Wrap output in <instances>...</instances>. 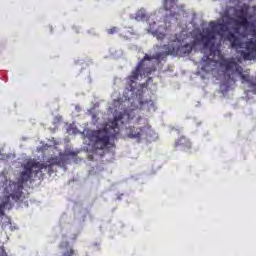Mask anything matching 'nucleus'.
Listing matches in <instances>:
<instances>
[{
	"instance_id": "1",
	"label": "nucleus",
	"mask_w": 256,
	"mask_h": 256,
	"mask_svg": "<svg viewBox=\"0 0 256 256\" xmlns=\"http://www.w3.org/2000/svg\"><path fill=\"white\" fill-rule=\"evenodd\" d=\"M53 165H59L57 158H50L45 163L29 161L24 165V170L20 174L18 182H13L9 178V170L4 169L0 173L1 187L6 195H10L15 203L23 202V184L27 183L33 176L37 177L38 173L47 171L49 175H53Z\"/></svg>"
},
{
	"instance_id": "2",
	"label": "nucleus",
	"mask_w": 256,
	"mask_h": 256,
	"mask_svg": "<svg viewBox=\"0 0 256 256\" xmlns=\"http://www.w3.org/2000/svg\"><path fill=\"white\" fill-rule=\"evenodd\" d=\"M135 119V110L124 111L117 114L110 124H107L103 129L95 130L90 135V141L94 143L95 149H106L111 145V139H117L121 129L119 123H130Z\"/></svg>"
},
{
	"instance_id": "3",
	"label": "nucleus",
	"mask_w": 256,
	"mask_h": 256,
	"mask_svg": "<svg viewBox=\"0 0 256 256\" xmlns=\"http://www.w3.org/2000/svg\"><path fill=\"white\" fill-rule=\"evenodd\" d=\"M217 37L215 36V31L212 28H205L203 32H200L193 37V41L191 43H186L184 45L178 46L176 49L173 47L169 48L168 53H162L163 55H179L180 57H187L191 55L194 47H199V45H203L204 49H209L210 57L213 55L214 61L219 59V55H221V50L215 46V40Z\"/></svg>"
},
{
	"instance_id": "4",
	"label": "nucleus",
	"mask_w": 256,
	"mask_h": 256,
	"mask_svg": "<svg viewBox=\"0 0 256 256\" xmlns=\"http://www.w3.org/2000/svg\"><path fill=\"white\" fill-rule=\"evenodd\" d=\"M247 17L248 16H238V20L227 15L223 17L221 23L214 21L210 22L209 27L214 31L215 37H217V35L227 33L226 40L229 41L232 49H239L241 48V40L236 35L241 33L242 27H249L250 23Z\"/></svg>"
},
{
	"instance_id": "5",
	"label": "nucleus",
	"mask_w": 256,
	"mask_h": 256,
	"mask_svg": "<svg viewBox=\"0 0 256 256\" xmlns=\"http://www.w3.org/2000/svg\"><path fill=\"white\" fill-rule=\"evenodd\" d=\"M206 61H210V63H219L220 67L222 69H225L228 73H241L242 67L235 61V59H225L223 58V54H221L217 58V60L213 59V55L211 56V52H209V55L206 56Z\"/></svg>"
},
{
	"instance_id": "6",
	"label": "nucleus",
	"mask_w": 256,
	"mask_h": 256,
	"mask_svg": "<svg viewBox=\"0 0 256 256\" xmlns=\"http://www.w3.org/2000/svg\"><path fill=\"white\" fill-rule=\"evenodd\" d=\"M153 59H156V61H161L163 59V53H156L152 56L145 54L143 59L138 63L136 68L132 71V74L128 77V83L130 85V90L127 88V91H135V88L132 86L137 79H139V76L141 75V72L143 71V65L145 61H153Z\"/></svg>"
},
{
	"instance_id": "7",
	"label": "nucleus",
	"mask_w": 256,
	"mask_h": 256,
	"mask_svg": "<svg viewBox=\"0 0 256 256\" xmlns=\"http://www.w3.org/2000/svg\"><path fill=\"white\" fill-rule=\"evenodd\" d=\"M246 51L242 50L241 55L244 61H253L256 59V39H250L245 44Z\"/></svg>"
},
{
	"instance_id": "8",
	"label": "nucleus",
	"mask_w": 256,
	"mask_h": 256,
	"mask_svg": "<svg viewBox=\"0 0 256 256\" xmlns=\"http://www.w3.org/2000/svg\"><path fill=\"white\" fill-rule=\"evenodd\" d=\"M126 135L129 139H141L147 135V128H135L134 126L126 127Z\"/></svg>"
},
{
	"instance_id": "9",
	"label": "nucleus",
	"mask_w": 256,
	"mask_h": 256,
	"mask_svg": "<svg viewBox=\"0 0 256 256\" xmlns=\"http://www.w3.org/2000/svg\"><path fill=\"white\" fill-rule=\"evenodd\" d=\"M174 147L176 149L180 148L181 151H185L187 153V151H191V141L189 139H187V137L185 136H181L174 144Z\"/></svg>"
},
{
	"instance_id": "10",
	"label": "nucleus",
	"mask_w": 256,
	"mask_h": 256,
	"mask_svg": "<svg viewBox=\"0 0 256 256\" xmlns=\"http://www.w3.org/2000/svg\"><path fill=\"white\" fill-rule=\"evenodd\" d=\"M139 109H145L146 111H157V106L152 99L138 100Z\"/></svg>"
},
{
	"instance_id": "11",
	"label": "nucleus",
	"mask_w": 256,
	"mask_h": 256,
	"mask_svg": "<svg viewBox=\"0 0 256 256\" xmlns=\"http://www.w3.org/2000/svg\"><path fill=\"white\" fill-rule=\"evenodd\" d=\"M58 247H59V249H64L62 256L77 255V251L75 249H73V247L71 246V244H69L68 241L61 242Z\"/></svg>"
},
{
	"instance_id": "12",
	"label": "nucleus",
	"mask_w": 256,
	"mask_h": 256,
	"mask_svg": "<svg viewBox=\"0 0 256 256\" xmlns=\"http://www.w3.org/2000/svg\"><path fill=\"white\" fill-rule=\"evenodd\" d=\"M6 195V201H3L0 204V217H3V215H5L6 209H11V207H13V204H11V202L9 201V199H11V196L9 194Z\"/></svg>"
},
{
	"instance_id": "13",
	"label": "nucleus",
	"mask_w": 256,
	"mask_h": 256,
	"mask_svg": "<svg viewBox=\"0 0 256 256\" xmlns=\"http://www.w3.org/2000/svg\"><path fill=\"white\" fill-rule=\"evenodd\" d=\"M179 0H162V5L165 11H171L177 5Z\"/></svg>"
},
{
	"instance_id": "14",
	"label": "nucleus",
	"mask_w": 256,
	"mask_h": 256,
	"mask_svg": "<svg viewBox=\"0 0 256 256\" xmlns=\"http://www.w3.org/2000/svg\"><path fill=\"white\" fill-rule=\"evenodd\" d=\"M249 5L244 4L239 10L236 11L238 17H249Z\"/></svg>"
},
{
	"instance_id": "15",
	"label": "nucleus",
	"mask_w": 256,
	"mask_h": 256,
	"mask_svg": "<svg viewBox=\"0 0 256 256\" xmlns=\"http://www.w3.org/2000/svg\"><path fill=\"white\" fill-rule=\"evenodd\" d=\"M135 19L137 21H144V19H147V12L144 8L137 11Z\"/></svg>"
},
{
	"instance_id": "16",
	"label": "nucleus",
	"mask_w": 256,
	"mask_h": 256,
	"mask_svg": "<svg viewBox=\"0 0 256 256\" xmlns=\"http://www.w3.org/2000/svg\"><path fill=\"white\" fill-rule=\"evenodd\" d=\"M0 256H9L5 251V243L0 240Z\"/></svg>"
},
{
	"instance_id": "17",
	"label": "nucleus",
	"mask_w": 256,
	"mask_h": 256,
	"mask_svg": "<svg viewBox=\"0 0 256 256\" xmlns=\"http://www.w3.org/2000/svg\"><path fill=\"white\" fill-rule=\"evenodd\" d=\"M238 75H240L242 81H246V82L249 81V75L243 74V68H242L241 73H238Z\"/></svg>"
},
{
	"instance_id": "18",
	"label": "nucleus",
	"mask_w": 256,
	"mask_h": 256,
	"mask_svg": "<svg viewBox=\"0 0 256 256\" xmlns=\"http://www.w3.org/2000/svg\"><path fill=\"white\" fill-rule=\"evenodd\" d=\"M108 35H115L117 33V27H112L107 30Z\"/></svg>"
},
{
	"instance_id": "19",
	"label": "nucleus",
	"mask_w": 256,
	"mask_h": 256,
	"mask_svg": "<svg viewBox=\"0 0 256 256\" xmlns=\"http://www.w3.org/2000/svg\"><path fill=\"white\" fill-rule=\"evenodd\" d=\"M156 38L158 41H163V39H165V33H157Z\"/></svg>"
},
{
	"instance_id": "20",
	"label": "nucleus",
	"mask_w": 256,
	"mask_h": 256,
	"mask_svg": "<svg viewBox=\"0 0 256 256\" xmlns=\"http://www.w3.org/2000/svg\"><path fill=\"white\" fill-rule=\"evenodd\" d=\"M252 89H253V91H254V93L256 94V83H252Z\"/></svg>"
},
{
	"instance_id": "21",
	"label": "nucleus",
	"mask_w": 256,
	"mask_h": 256,
	"mask_svg": "<svg viewBox=\"0 0 256 256\" xmlns=\"http://www.w3.org/2000/svg\"><path fill=\"white\" fill-rule=\"evenodd\" d=\"M153 70L152 69H150L148 72H147V75H151V72H152Z\"/></svg>"
},
{
	"instance_id": "22",
	"label": "nucleus",
	"mask_w": 256,
	"mask_h": 256,
	"mask_svg": "<svg viewBox=\"0 0 256 256\" xmlns=\"http://www.w3.org/2000/svg\"><path fill=\"white\" fill-rule=\"evenodd\" d=\"M125 101H131V98L125 97Z\"/></svg>"
},
{
	"instance_id": "23",
	"label": "nucleus",
	"mask_w": 256,
	"mask_h": 256,
	"mask_svg": "<svg viewBox=\"0 0 256 256\" xmlns=\"http://www.w3.org/2000/svg\"><path fill=\"white\" fill-rule=\"evenodd\" d=\"M8 224L11 225V220L10 219H8Z\"/></svg>"
}]
</instances>
